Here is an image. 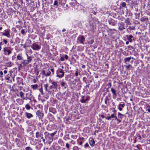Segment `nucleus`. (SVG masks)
I'll return each mask as SVG.
<instances>
[{
    "label": "nucleus",
    "mask_w": 150,
    "mask_h": 150,
    "mask_svg": "<svg viewBox=\"0 0 150 150\" xmlns=\"http://www.w3.org/2000/svg\"><path fill=\"white\" fill-rule=\"evenodd\" d=\"M25 100H28L31 101L34 98V97L32 94V92L31 91L26 93H25Z\"/></svg>",
    "instance_id": "nucleus-1"
},
{
    "label": "nucleus",
    "mask_w": 150,
    "mask_h": 150,
    "mask_svg": "<svg viewBox=\"0 0 150 150\" xmlns=\"http://www.w3.org/2000/svg\"><path fill=\"white\" fill-rule=\"evenodd\" d=\"M85 40V37L83 35H80L78 37L76 42L78 44H84V42Z\"/></svg>",
    "instance_id": "nucleus-2"
},
{
    "label": "nucleus",
    "mask_w": 150,
    "mask_h": 150,
    "mask_svg": "<svg viewBox=\"0 0 150 150\" xmlns=\"http://www.w3.org/2000/svg\"><path fill=\"white\" fill-rule=\"evenodd\" d=\"M49 82L51 83L52 85L49 86L50 89H51L53 88H55L57 89L58 86L56 82L52 81L51 80L49 81Z\"/></svg>",
    "instance_id": "nucleus-3"
},
{
    "label": "nucleus",
    "mask_w": 150,
    "mask_h": 150,
    "mask_svg": "<svg viewBox=\"0 0 150 150\" xmlns=\"http://www.w3.org/2000/svg\"><path fill=\"white\" fill-rule=\"evenodd\" d=\"M8 47H5L4 48V54L6 55H9L11 53V51L8 49Z\"/></svg>",
    "instance_id": "nucleus-4"
},
{
    "label": "nucleus",
    "mask_w": 150,
    "mask_h": 150,
    "mask_svg": "<svg viewBox=\"0 0 150 150\" xmlns=\"http://www.w3.org/2000/svg\"><path fill=\"white\" fill-rule=\"evenodd\" d=\"M10 29H6L4 30L2 33V35L7 37V38H9L10 35Z\"/></svg>",
    "instance_id": "nucleus-5"
},
{
    "label": "nucleus",
    "mask_w": 150,
    "mask_h": 150,
    "mask_svg": "<svg viewBox=\"0 0 150 150\" xmlns=\"http://www.w3.org/2000/svg\"><path fill=\"white\" fill-rule=\"evenodd\" d=\"M89 97L85 96H81V99H80V101L82 103H85L87 101Z\"/></svg>",
    "instance_id": "nucleus-6"
},
{
    "label": "nucleus",
    "mask_w": 150,
    "mask_h": 150,
    "mask_svg": "<svg viewBox=\"0 0 150 150\" xmlns=\"http://www.w3.org/2000/svg\"><path fill=\"white\" fill-rule=\"evenodd\" d=\"M31 47L35 50H39L40 49V47L35 43H33L31 46Z\"/></svg>",
    "instance_id": "nucleus-7"
},
{
    "label": "nucleus",
    "mask_w": 150,
    "mask_h": 150,
    "mask_svg": "<svg viewBox=\"0 0 150 150\" xmlns=\"http://www.w3.org/2000/svg\"><path fill=\"white\" fill-rule=\"evenodd\" d=\"M111 91L113 94V98L114 99L116 98L117 95L116 93V91L115 89L113 88H111Z\"/></svg>",
    "instance_id": "nucleus-8"
},
{
    "label": "nucleus",
    "mask_w": 150,
    "mask_h": 150,
    "mask_svg": "<svg viewBox=\"0 0 150 150\" xmlns=\"http://www.w3.org/2000/svg\"><path fill=\"white\" fill-rule=\"evenodd\" d=\"M43 136L42 132L38 131L35 134V137L37 138H41Z\"/></svg>",
    "instance_id": "nucleus-9"
},
{
    "label": "nucleus",
    "mask_w": 150,
    "mask_h": 150,
    "mask_svg": "<svg viewBox=\"0 0 150 150\" xmlns=\"http://www.w3.org/2000/svg\"><path fill=\"white\" fill-rule=\"evenodd\" d=\"M59 70V72L62 74L61 75H57L56 76L57 77H58L59 78H62L64 76V72L63 70L62 69H61Z\"/></svg>",
    "instance_id": "nucleus-10"
},
{
    "label": "nucleus",
    "mask_w": 150,
    "mask_h": 150,
    "mask_svg": "<svg viewBox=\"0 0 150 150\" xmlns=\"http://www.w3.org/2000/svg\"><path fill=\"white\" fill-rule=\"evenodd\" d=\"M60 5V0H54L53 5L57 6Z\"/></svg>",
    "instance_id": "nucleus-11"
},
{
    "label": "nucleus",
    "mask_w": 150,
    "mask_h": 150,
    "mask_svg": "<svg viewBox=\"0 0 150 150\" xmlns=\"http://www.w3.org/2000/svg\"><path fill=\"white\" fill-rule=\"evenodd\" d=\"M123 104H119L117 106L118 109L120 111H122V108H124L125 106V104L123 103Z\"/></svg>",
    "instance_id": "nucleus-12"
},
{
    "label": "nucleus",
    "mask_w": 150,
    "mask_h": 150,
    "mask_svg": "<svg viewBox=\"0 0 150 150\" xmlns=\"http://www.w3.org/2000/svg\"><path fill=\"white\" fill-rule=\"evenodd\" d=\"M25 115L27 118L30 119L33 117V115L27 112L25 113Z\"/></svg>",
    "instance_id": "nucleus-13"
},
{
    "label": "nucleus",
    "mask_w": 150,
    "mask_h": 150,
    "mask_svg": "<svg viewBox=\"0 0 150 150\" xmlns=\"http://www.w3.org/2000/svg\"><path fill=\"white\" fill-rule=\"evenodd\" d=\"M19 95L23 100H25V97L24 96V93L22 91H20L19 92Z\"/></svg>",
    "instance_id": "nucleus-14"
},
{
    "label": "nucleus",
    "mask_w": 150,
    "mask_h": 150,
    "mask_svg": "<svg viewBox=\"0 0 150 150\" xmlns=\"http://www.w3.org/2000/svg\"><path fill=\"white\" fill-rule=\"evenodd\" d=\"M10 73H11V71H9ZM11 76V73L8 74L7 75H6L5 76V79L7 80H9L10 79Z\"/></svg>",
    "instance_id": "nucleus-15"
},
{
    "label": "nucleus",
    "mask_w": 150,
    "mask_h": 150,
    "mask_svg": "<svg viewBox=\"0 0 150 150\" xmlns=\"http://www.w3.org/2000/svg\"><path fill=\"white\" fill-rule=\"evenodd\" d=\"M16 101V102L20 105L23 104L24 103L23 100L20 99V98L17 99Z\"/></svg>",
    "instance_id": "nucleus-16"
},
{
    "label": "nucleus",
    "mask_w": 150,
    "mask_h": 150,
    "mask_svg": "<svg viewBox=\"0 0 150 150\" xmlns=\"http://www.w3.org/2000/svg\"><path fill=\"white\" fill-rule=\"evenodd\" d=\"M124 25L123 24H120V26L119 27V29L120 30H122L123 29H125Z\"/></svg>",
    "instance_id": "nucleus-17"
},
{
    "label": "nucleus",
    "mask_w": 150,
    "mask_h": 150,
    "mask_svg": "<svg viewBox=\"0 0 150 150\" xmlns=\"http://www.w3.org/2000/svg\"><path fill=\"white\" fill-rule=\"evenodd\" d=\"M108 31L112 34L115 33L116 32V30L114 29H109L108 30Z\"/></svg>",
    "instance_id": "nucleus-18"
},
{
    "label": "nucleus",
    "mask_w": 150,
    "mask_h": 150,
    "mask_svg": "<svg viewBox=\"0 0 150 150\" xmlns=\"http://www.w3.org/2000/svg\"><path fill=\"white\" fill-rule=\"evenodd\" d=\"M133 37L132 35H129L128 37L127 40L130 42H132V38H133Z\"/></svg>",
    "instance_id": "nucleus-19"
},
{
    "label": "nucleus",
    "mask_w": 150,
    "mask_h": 150,
    "mask_svg": "<svg viewBox=\"0 0 150 150\" xmlns=\"http://www.w3.org/2000/svg\"><path fill=\"white\" fill-rule=\"evenodd\" d=\"M38 87V86L37 84L32 85H31V87L33 90H36L37 89Z\"/></svg>",
    "instance_id": "nucleus-20"
},
{
    "label": "nucleus",
    "mask_w": 150,
    "mask_h": 150,
    "mask_svg": "<svg viewBox=\"0 0 150 150\" xmlns=\"http://www.w3.org/2000/svg\"><path fill=\"white\" fill-rule=\"evenodd\" d=\"M130 19L127 18L125 21V22L128 25H131V23L130 21Z\"/></svg>",
    "instance_id": "nucleus-21"
},
{
    "label": "nucleus",
    "mask_w": 150,
    "mask_h": 150,
    "mask_svg": "<svg viewBox=\"0 0 150 150\" xmlns=\"http://www.w3.org/2000/svg\"><path fill=\"white\" fill-rule=\"evenodd\" d=\"M95 144V142L93 139H92L90 142V144L91 146H93Z\"/></svg>",
    "instance_id": "nucleus-22"
},
{
    "label": "nucleus",
    "mask_w": 150,
    "mask_h": 150,
    "mask_svg": "<svg viewBox=\"0 0 150 150\" xmlns=\"http://www.w3.org/2000/svg\"><path fill=\"white\" fill-rule=\"evenodd\" d=\"M131 57L125 58L124 60L125 62H129L131 59Z\"/></svg>",
    "instance_id": "nucleus-23"
},
{
    "label": "nucleus",
    "mask_w": 150,
    "mask_h": 150,
    "mask_svg": "<svg viewBox=\"0 0 150 150\" xmlns=\"http://www.w3.org/2000/svg\"><path fill=\"white\" fill-rule=\"evenodd\" d=\"M66 3V0H60V5L62 6L64 5Z\"/></svg>",
    "instance_id": "nucleus-24"
},
{
    "label": "nucleus",
    "mask_w": 150,
    "mask_h": 150,
    "mask_svg": "<svg viewBox=\"0 0 150 150\" xmlns=\"http://www.w3.org/2000/svg\"><path fill=\"white\" fill-rule=\"evenodd\" d=\"M17 61L18 60H23V57H22V56L20 55L19 54H18V55L17 56Z\"/></svg>",
    "instance_id": "nucleus-25"
},
{
    "label": "nucleus",
    "mask_w": 150,
    "mask_h": 150,
    "mask_svg": "<svg viewBox=\"0 0 150 150\" xmlns=\"http://www.w3.org/2000/svg\"><path fill=\"white\" fill-rule=\"evenodd\" d=\"M26 55L27 57V59L28 62H29V63L30 62L32 61V58L31 57H30L28 56L27 54H26Z\"/></svg>",
    "instance_id": "nucleus-26"
},
{
    "label": "nucleus",
    "mask_w": 150,
    "mask_h": 150,
    "mask_svg": "<svg viewBox=\"0 0 150 150\" xmlns=\"http://www.w3.org/2000/svg\"><path fill=\"white\" fill-rule=\"evenodd\" d=\"M66 83L62 81V82L61 83V85L62 86H64V88H66V87L65 86L66 85Z\"/></svg>",
    "instance_id": "nucleus-27"
},
{
    "label": "nucleus",
    "mask_w": 150,
    "mask_h": 150,
    "mask_svg": "<svg viewBox=\"0 0 150 150\" xmlns=\"http://www.w3.org/2000/svg\"><path fill=\"white\" fill-rule=\"evenodd\" d=\"M130 67H132V66L130 64H129L127 65L126 67L127 69L128 70H130L129 68Z\"/></svg>",
    "instance_id": "nucleus-28"
},
{
    "label": "nucleus",
    "mask_w": 150,
    "mask_h": 150,
    "mask_svg": "<svg viewBox=\"0 0 150 150\" xmlns=\"http://www.w3.org/2000/svg\"><path fill=\"white\" fill-rule=\"evenodd\" d=\"M11 64V62H7L6 64L7 66V67H11L12 66Z\"/></svg>",
    "instance_id": "nucleus-29"
},
{
    "label": "nucleus",
    "mask_w": 150,
    "mask_h": 150,
    "mask_svg": "<svg viewBox=\"0 0 150 150\" xmlns=\"http://www.w3.org/2000/svg\"><path fill=\"white\" fill-rule=\"evenodd\" d=\"M23 61H21V64H22L23 67H25L26 66V65L25 64V62L24 61V60H23Z\"/></svg>",
    "instance_id": "nucleus-30"
},
{
    "label": "nucleus",
    "mask_w": 150,
    "mask_h": 150,
    "mask_svg": "<svg viewBox=\"0 0 150 150\" xmlns=\"http://www.w3.org/2000/svg\"><path fill=\"white\" fill-rule=\"evenodd\" d=\"M51 74V72L50 71H49L47 72L46 73H45V76H49Z\"/></svg>",
    "instance_id": "nucleus-31"
},
{
    "label": "nucleus",
    "mask_w": 150,
    "mask_h": 150,
    "mask_svg": "<svg viewBox=\"0 0 150 150\" xmlns=\"http://www.w3.org/2000/svg\"><path fill=\"white\" fill-rule=\"evenodd\" d=\"M25 108L27 109L28 110H29L31 108L29 104L26 105L25 106Z\"/></svg>",
    "instance_id": "nucleus-32"
},
{
    "label": "nucleus",
    "mask_w": 150,
    "mask_h": 150,
    "mask_svg": "<svg viewBox=\"0 0 150 150\" xmlns=\"http://www.w3.org/2000/svg\"><path fill=\"white\" fill-rule=\"evenodd\" d=\"M130 30H134L135 29V27L134 26H129L128 28Z\"/></svg>",
    "instance_id": "nucleus-33"
},
{
    "label": "nucleus",
    "mask_w": 150,
    "mask_h": 150,
    "mask_svg": "<svg viewBox=\"0 0 150 150\" xmlns=\"http://www.w3.org/2000/svg\"><path fill=\"white\" fill-rule=\"evenodd\" d=\"M121 5L122 7L127 8V7L126 6V4L124 2H122L121 4Z\"/></svg>",
    "instance_id": "nucleus-34"
},
{
    "label": "nucleus",
    "mask_w": 150,
    "mask_h": 150,
    "mask_svg": "<svg viewBox=\"0 0 150 150\" xmlns=\"http://www.w3.org/2000/svg\"><path fill=\"white\" fill-rule=\"evenodd\" d=\"M39 90L40 91L41 93V94L42 95H43V88H42V86H41V88L39 89Z\"/></svg>",
    "instance_id": "nucleus-35"
},
{
    "label": "nucleus",
    "mask_w": 150,
    "mask_h": 150,
    "mask_svg": "<svg viewBox=\"0 0 150 150\" xmlns=\"http://www.w3.org/2000/svg\"><path fill=\"white\" fill-rule=\"evenodd\" d=\"M118 116H119V117L121 119L122 118V116L124 115H122L119 112L118 113Z\"/></svg>",
    "instance_id": "nucleus-36"
},
{
    "label": "nucleus",
    "mask_w": 150,
    "mask_h": 150,
    "mask_svg": "<svg viewBox=\"0 0 150 150\" xmlns=\"http://www.w3.org/2000/svg\"><path fill=\"white\" fill-rule=\"evenodd\" d=\"M72 149L73 150H79V148L77 146H74L73 147Z\"/></svg>",
    "instance_id": "nucleus-37"
},
{
    "label": "nucleus",
    "mask_w": 150,
    "mask_h": 150,
    "mask_svg": "<svg viewBox=\"0 0 150 150\" xmlns=\"http://www.w3.org/2000/svg\"><path fill=\"white\" fill-rule=\"evenodd\" d=\"M66 147H67V148L68 149H69L70 148V145L68 143H67L66 144Z\"/></svg>",
    "instance_id": "nucleus-38"
},
{
    "label": "nucleus",
    "mask_w": 150,
    "mask_h": 150,
    "mask_svg": "<svg viewBox=\"0 0 150 150\" xmlns=\"http://www.w3.org/2000/svg\"><path fill=\"white\" fill-rule=\"evenodd\" d=\"M16 63L17 64H18V65H19V66L18 67H19L20 68H23V66L22 65V64L21 63L19 64H18L17 63H16Z\"/></svg>",
    "instance_id": "nucleus-39"
},
{
    "label": "nucleus",
    "mask_w": 150,
    "mask_h": 150,
    "mask_svg": "<svg viewBox=\"0 0 150 150\" xmlns=\"http://www.w3.org/2000/svg\"><path fill=\"white\" fill-rule=\"evenodd\" d=\"M3 42H4L5 45H6L8 43V41L7 40L5 39H3Z\"/></svg>",
    "instance_id": "nucleus-40"
},
{
    "label": "nucleus",
    "mask_w": 150,
    "mask_h": 150,
    "mask_svg": "<svg viewBox=\"0 0 150 150\" xmlns=\"http://www.w3.org/2000/svg\"><path fill=\"white\" fill-rule=\"evenodd\" d=\"M41 74H42V75H44L45 76V71H42L41 73Z\"/></svg>",
    "instance_id": "nucleus-41"
},
{
    "label": "nucleus",
    "mask_w": 150,
    "mask_h": 150,
    "mask_svg": "<svg viewBox=\"0 0 150 150\" xmlns=\"http://www.w3.org/2000/svg\"><path fill=\"white\" fill-rule=\"evenodd\" d=\"M48 85H47V84H45V85H44V87L45 88V90L46 91H47V87H48Z\"/></svg>",
    "instance_id": "nucleus-42"
},
{
    "label": "nucleus",
    "mask_w": 150,
    "mask_h": 150,
    "mask_svg": "<svg viewBox=\"0 0 150 150\" xmlns=\"http://www.w3.org/2000/svg\"><path fill=\"white\" fill-rule=\"evenodd\" d=\"M71 137L73 139H76L77 137V136L76 135H71Z\"/></svg>",
    "instance_id": "nucleus-43"
},
{
    "label": "nucleus",
    "mask_w": 150,
    "mask_h": 150,
    "mask_svg": "<svg viewBox=\"0 0 150 150\" xmlns=\"http://www.w3.org/2000/svg\"><path fill=\"white\" fill-rule=\"evenodd\" d=\"M57 132H55L53 133H52L50 134V136L52 137H53L54 135L56 134Z\"/></svg>",
    "instance_id": "nucleus-44"
},
{
    "label": "nucleus",
    "mask_w": 150,
    "mask_h": 150,
    "mask_svg": "<svg viewBox=\"0 0 150 150\" xmlns=\"http://www.w3.org/2000/svg\"><path fill=\"white\" fill-rule=\"evenodd\" d=\"M3 73L2 71H0V77L2 78L3 76Z\"/></svg>",
    "instance_id": "nucleus-45"
},
{
    "label": "nucleus",
    "mask_w": 150,
    "mask_h": 150,
    "mask_svg": "<svg viewBox=\"0 0 150 150\" xmlns=\"http://www.w3.org/2000/svg\"><path fill=\"white\" fill-rule=\"evenodd\" d=\"M112 109L113 110V111H112V112L113 113V114L115 115H116V110L114 108H113Z\"/></svg>",
    "instance_id": "nucleus-46"
},
{
    "label": "nucleus",
    "mask_w": 150,
    "mask_h": 150,
    "mask_svg": "<svg viewBox=\"0 0 150 150\" xmlns=\"http://www.w3.org/2000/svg\"><path fill=\"white\" fill-rule=\"evenodd\" d=\"M43 114L41 112H40V110H38L36 112V114L38 115H39L40 114Z\"/></svg>",
    "instance_id": "nucleus-47"
},
{
    "label": "nucleus",
    "mask_w": 150,
    "mask_h": 150,
    "mask_svg": "<svg viewBox=\"0 0 150 150\" xmlns=\"http://www.w3.org/2000/svg\"><path fill=\"white\" fill-rule=\"evenodd\" d=\"M116 115H115V114H113L111 115L110 117H111V118H114L116 117Z\"/></svg>",
    "instance_id": "nucleus-48"
},
{
    "label": "nucleus",
    "mask_w": 150,
    "mask_h": 150,
    "mask_svg": "<svg viewBox=\"0 0 150 150\" xmlns=\"http://www.w3.org/2000/svg\"><path fill=\"white\" fill-rule=\"evenodd\" d=\"M41 138V139H42V141L44 142V144H45V139H44V138H43V136H42V137H41V138Z\"/></svg>",
    "instance_id": "nucleus-49"
},
{
    "label": "nucleus",
    "mask_w": 150,
    "mask_h": 150,
    "mask_svg": "<svg viewBox=\"0 0 150 150\" xmlns=\"http://www.w3.org/2000/svg\"><path fill=\"white\" fill-rule=\"evenodd\" d=\"M78 73L79 71H76L75 73V76H78L79 74Z\"/></svg>",
    "instance_id": "nucleus-50"
},
{
    "label": "nucleus",
    "mask_w": 150,
    "mask_h": 150,
    "mask_svg": "<svg viewBox=\"0 0 150 150\" xmlns=\"http://www.w3.org/2000/svg\"><path fill=\"white\" fill-rule=\"evenodd\" d=\"M94 42V40H90L89 42V43L90 44H92Z\"/></svg>",
    "instance_id": "nucleus-51"
},
{
    "label": "nucleus",
    "mask_w": 150,
    "mask_h": 150,
    "mask_svg": "<svg viewBox=\"0 0 150 150\" xmlns=\"http://www.w3.org/2000/svg\"><path fill=\"white\" fill-rule=\"evenodd\" d=\"M70 143L73 144H76V142L73 140H72L71 141Z\"/></svg>",
    "instance_id": "nucleus-52"
},
{
    "label": "nucleus",
    "mask_w": 150,
    "mask_h": 150,
    "mask_svg": "<svg viewBox=\"0 0 150 150\" xmlns=\"http://www.w3.org/2000/svg\"><path fill=\"white\" fill-rule=\"evenodd\" d=\"M60 60L62 61H64V57H60Z\"/></svg>",
    "instance_id": "nucleus-53"
},
{
    "label": "nucleus",
    "mask_w": 150,
    "mask_h": 150,
    "mask_svg": "<svg viewBox=\"0 0 150 150\" xmlns=\"http://www.w3.org/2000/svg\"><path fill=\"white\" fill-rule=\"evenodd\" d=\"M110 99L109 98L108 96H106L105 98V100H108Z\"/></svg>",
    "instance_id": "nucleus-54"
},
{
    "label": "nucleus",
    "mask_w": 150,
    "mask_h": 150,
    "mask_svg": "<svg viewBox=\"0 0 150 150\" xmlns=\"http://www.w3.org/2000/svg\"><path fill=\"white\" fill-rule=\"evenodd\" d=\"M64 58H65L66 59H67L68 58V56L67 55L65 54L64 55Z\"/></svg>",
    "instance_id": "nucleus-55"
},
{
    "label": "nucleus",
    "mask_w": 150,
    "mask_h": 150,
    "mask_svg": "<svg viewBox=\"0 0 150 150\" xmlns=\"http://www.w3.org/2000/svg\"><path fill=\"white\" fill-rule=\"evenodd\" d=\"M21 33L22 34H24L25 33V31L23 29H22L21 30Z\"/></svg>",
    "instance_id": "nucleus-56"
},
{
    "label": "nucleus",
    "mask_w": 150,
    "mask_h": 150,
    "mask_svg": "<svg viewBox=\"0 0 150 150\" xmlns=\"http://www.w3.org/2000/svg\"><path fill=\"white\" fill-rule=\"evenodd\" d=\"M89 146V145L87 143H86L85 145V147H87Z\"/></svg>",
    "instance_id": "nucleus-57"
},
{
    "label": "nucleus",
    "mask_w": 150,
    "mask_h": 150,
    "mask_svg": "<svg viewBox=\"0 0 150 150\" xmlns=\"http://www.w3.org/2000/svg\"><path fill=\"white\" fill-rule=\"evenodd\" d=\"M105 118L108 120H111V117H110V116L108 117H106Z\"/></svg>",
    "instance_id": "nucleus-58"
},
{
    "label": "nucleus",
    "mask_w": 150,
    "mask_h": 150,
    "mask_svg": "<svg viewBox=\"0 0 150 150\" xmlns=\"http://www.w3.org/2000/svg\"><path fill=\"white\" fill-rule=\"evenodd\" d=\"M24 61L25 62L26 65L29 63V62H28V60H24Z\"/></svg>",
    "instance_id": "nucleus-59"
},
{
    "label": "nucleus",
    "mask_w": 150,
    "mask_h": 150,
    "mask_svg": "<svg viewBox=\"0 0 150 150\" xmlns=\"http://www.w3.org/2000/svg\"><path fill=\"white\" fill-rule=\"evenodd\" d=\"M3 73L4 74H6L7 73V71L6 70H4V71Z\"/></svg>",
    "instance_id": "nucleus-60"
},
{
    "label": "nucleus",
    "mask_w": 150,
    "mask_h": 150,
    "mask_svg": "<svg viewBox=\"0 0 150 150\" xmlns=\"http://www.w3.org/2000/svg\"><path fill=\"white\" fill-rule=\"evenodd\" d=\"M44 134L45 135H48L49 134V133H48V132H45Z\"/></svg>",
    "instance_id": "nucleus-61"
},
{
    "label": "nucleus",
    "mask_w": 150,
    "mask_h": 150,
    "mask_svg": "<svg viewBox=\"0 0 150 150\" xmlns=\"http://www.w3.org/2000/svg\"><path fill=\"white\" fill-rule=\"evenodd\" d=\"M33 81L34 83H35L36 82V80L35 79H33Z\"/></svg>",
    "instance_id": "nucleus-62"
},
{
    "label": "nucleus",
    "mask_w": 150,
    "mask_h": 150,
    "mask_svg": "<svg viewBox=\"0 0 150 150\" xmlns=\"http://www.w3.org/2000/svg\"><path fill=\"white\" fill-rule=\"evenodd\" d=\"M50 70L51 71V72L53 73V74L54 73V70L53 69H50Z\"/></svg>",
    "instance_id": "nucleus-63"
},
{
    "label": "nucleus",
    "mask_w": 150,
    "mask_h": 150,
    "mask_svg": "<svg viewBox=\"0 0 150 150\" xmlns=\"http://www.w3.org/2000/svg\"><path fill=\"white\" fill-rule=\"evenodd\" d=\"M82 67L83 69H85L86 67V66L85 65H82Z\"/></svg>",
    "instance_id": "nucleus-64"
}]
</instances>
